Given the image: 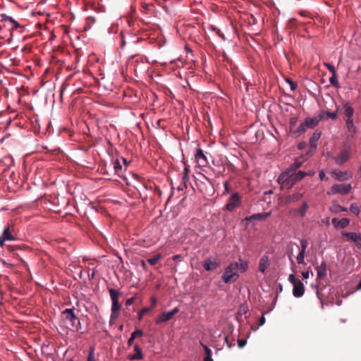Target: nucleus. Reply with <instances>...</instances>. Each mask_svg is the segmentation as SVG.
<instances>
[{"label": "nucleus", "mask_w": 361, "mask_h": 361, "mask_svg": "<svg viewBox=\"0 0 361 361\" xmlns=\"http://www.w3.org/2000/svg\"><path fill=\"white\" fill-rule=\"evenodd\" d=\"M350 209L353 214H358L360 213L359 207L356 204H352Z\"/></svg>", "instance_id": "e433bc0d"}, {"label": "nucleus", "mask_w": 361, "mask_h": 361, "mask_svg": "<svg viewBox=\"0 0 361 361\" xmlns=\"http://www.w3.org/2000/svg\"><path fill=\"white\" fill-rule=\"evenodd\" d=\"M2 240H15L16 239V232L13 226H6L1 235Z\"/></svg>", "instance_id": "0eeeda50"}, {"label": "nucleus", "mask_w": 361, "mask_h": 361, "mask_svg": "<svg viewBox=\"0 0 361 361\" xmlns=\"http://www.w3.org/2000/svg\"><path fill=\"white\" fill-rule=\"evenodd\" d=\"M321 136V133L315 131L310 139V148L312 150H315L317 148V142L319 140Z\"/></svg>", "instance_id": "a211bd4d"}, {"label": "nucleus", "mask_w": 361, "mask_h": 361, "mask_svg": "<svg viewBox=\"0 0 361 361\" xmlns=\"http://www.w3.org/2000/svg\"><path fill=\"white\" fill-rule=\"evenodd\" d=\"M179 310L178 307L173 308L172 310L168 312L161 313L156 319V324H159L163 322H168L170 320L175 314L178 312Z\"/></svg>", "instance_id": "6e6552de"}, {"label": "nucleus", "mask_w": 361, "mask_h": 361, "mask_svg": "<svg viewBox=\"0 0 361 361\" xmlns=\"http://www.w3.org/2000/svg\"><path fill=\"white\" fill-rule=\"evenodd\" d=\"M317 119H319V121L323 119H326V111H322L319 114L316 116Z\"/></svg>", "instance_id": "49530a36"}, {"label": "nucleus", "mask_w": 361, "mask_h": 361, "mask_svg": "<svg viewBox=\"0 0 361 361\" xmlns=\"http://www.w3.org/2000/svg\"><path fill=\"white\" fill-rule=\"evenodd\" d=\"M150 310H152V307H145V308H143L140 311V312L139 314V317H138L139 320H141V319L142 318L143 315L145 314L146 313H147Z\"/></svg>", "instance_id": "4c0bfd02"}, {"label": "nucleus", "mask_w": 361, "mask_h": 361, "mask_svg": "<svg viewBox=\"0 0 361 361\" xmlns=\"http://www.w3.org/2000/svg\"><path fill=\"white\" fill-rule=\"evenodd\" d=\"M142 335H143V331L142 330H141V329H136L135 331H134L131 334V336H130V337L129 338V339L128 341V345H131L133 344V341L135 339V338L142 336Z\"/></svg>", "instance_id": "412c9836"}, {"label": "nucleus", "mask_w": 361, "mask_h": 361, "mask_svg": "<svg viewBox=\"0 0 361 361\" xmlns=\"http://www.w3.org/2000/svg\"><path fill=\"white\" fill-rule=\"evenodd\" d=\"M329 82L332 86H334L335 87H339V83L337 80L336 73L331 75V77L329 78Z\"/></svg>", "instance_id": "2f4dec72"}, {"label": "nucleus", "mask_w": 361, "mask_h": 361, "mask_svg": "<svg viewBox=\"0 0 361 361\" xmlns=\"http://www.w3.org/2000/svg\"><path fill=\"white\" fill-rule=\"evenodd\" d=\"M247 307H245V306H242L240 307V310H239V314H245L246 312H247Z\"/></svg>", "instance_id": "3c124183"}, {"label": "nucleus", "mask_w": 361, "mask_h": 361, "mask_svg": "<svg viewBox=\"0 0 361 361\" xmlns=\"http://www.w3.org/2000/svg\"><path fill=\"white\" fill-rule=\"evenodd\" d=\"M302 275L303 276L304 279H308L309 278V272L308 271H303L302 273Z\"/></svg>", "instance_id": "680f3d73"}, {"label": "nucleus", "mask_w": 361, "mask_h": 361, "mask_svg": "<svg viewBox=\"0 0 361 361\" xmlns=\"http://www.w3.org/2000/svg\"><path fill=\"white\" fill-rule=\"evenodd\" d=\"M319 175V178H320L321 180H324L325 179L326 176H325V173H324V171H320Z\"/></svg>", "instance_id": "13d9d810"}, {"label": "nucleus", "mask_w": 361, "mask_h": 361, "mask_svg": "<svg viewBox=\"0 0 361 361\" xmlns=\"http://www.w3.org/2000/svg\"><path fill=\"white\" fill-rule=\"evenodd\" d=\"M343 109L345 118H353L354 109L348 103L343 105Z\"/></svg>", "instance_id": "aec40b11"}, {"label": "nucleus", "mask_w": 361, "mask_h": 361, "mask_svg": "<svg viewBox=\"0 0 361 361\" xmlns=\"http://www.w3.org/2000/svg\"><path fill=\"white\" fill-rule=\"evenodd\" d=\"M61 317L65 322L71 327L75 328L77 331L81 329L80 320L74 314V309H66L61 312Z\"/></svg>", "instance_id": "f257e3e1"}, {"label": "nucleus", "mask_w": 361, "mask_h": 361, "mask_svg": "<svg viewBox=\"0 0 361 361\" xmlns=\"http://www.w3.org/2000/svg\"><path fill=\"white\" fill-rule=\"evenodd\" d=\"M114 169L115 171V173L118 176H120V174L121 173V171H122V166H121V162H120V161L118 159H116L114 161Z\"/></svg>", "instance_id": "c756f323"}, {"label": "nucleus", "mask_w": 361, "mask_h": 361, "mask_svg": "<svg viewBox=\"0 0 361 361\" xmlns=\"http://www.w3.org/2000/svg\"><path fill=\"white\" fill-rule=\"evenodd\" d=\"M18 248V246H12V245H8V250L11 252H13L16 250H17Z\"/></svg>", "instance_id": "864d4df0"}, {"label": "nucleus", "mask_w": 361, "mask_h": 361, "mask_svg": "<svg viewBox=\"0 0 361 361\" xmlns=\"http://www.w3.org/2000/svg\"><path fill=\"white\" fill-rule=\"evenodd\" d=\"M135 354L130 355L129 359L131 360H142L144 357L142 350L140 346L136 344L134 345Z\"/></svg>", "instance_id": "f3484780"}, {"label": "nucleus", "mask_w": 361, "mask_h": 361, "mask_svg": "<svg viewBox=\"0 0 361 361\" xmlns=\"http://www.w3.org/2000/svg\"><path fill=\"white\" fill-rule=\"evenodd\" d=\"M305 255V253L299 252L297 256V262L298 264H304Z\"/></svg>", "instance_id": "ea45409f"}, {"label": "nucleus", "mask_w": 361, "mask_h": 361, "mask_svg": "<svg viewBox=\"0 0 361 361\" xmlns=\"http://www.w3.org/2000/svg\"><path fill=\"white\" fill-rule=\"evenodd\" d=\"M240 203V197L238 193H233L228 199V203L226 205L227 210L232 212L236 207H239Z\"/></svg>", "instance_id": "423d86ee"}, {"label": "nucleus", "mask_w": 361, "mask_h": 361, "mask_svg": "<svg viewBox=\"0 0 361 361\" xmlns=\"http://www.w3.org/2000/svg\"><path fill=\"white\" fill-rule=\"evenodd\" d=\"M246 343L247 341L245 339H240L238 341V345L240 348H243Z\"/></svg>", "instance_id": "de8ad7c7"}, {"label": "nucleus", "mask_w": 361, "mask_h": 361, "mask_svg": "<svg viewBox=\"0 0 361 361\" xmlns=\"http://www.w3.org/2000/svg\"><path fill=\"white\" fill-rule=\"evenodd\" d=\"M343 235L347 237L348 239L351 240L354 243H357L358 242H361V234H357L353 232H342Z\"/></svg>", "instance_id": "dca6fc26"}, {"label": "nucleus", "mask_w": 361, "mask_h": 361, "mask_svg": "<svg viewBox=\"0 0 361 361\" xmlns=\"http://www.w3.org/2000/svg\"><path fill=\"white\" fill-rule=\"evenodd\" d=\"M135 301V298L134 297H132L130 298H128L126 301V306H130Z\"/></svg>", "instance_id": "09e8293b"}, {"label": "nucleus", "mask_w": 361, "mask_h": 361, "mask_svg": "<svg viewBox=\"0 0 361 361\" xmlns=\"http://www.w3.org/2000/svg\"><path fill=\"white\" fill-rule=\"evenodd\" d=\"M345 124L348 128V130L351 133H355V126L354 125V122L353 118H345Z\"/></svg>", "instance_id": "bb28decb"}, {"label": "nucleus", "mask_w": 361, "mask_h": 361, "mask_svg": "<svg viewBox=\"0 0 361 361\" xmlns=\"http://www.w3.org/2000/svg\"><path fill=\"white\" fill-rule=\"evenodd\" d=\"M293 286V294L296 298H300L305 293V286L302 282L299 280Z\"/></svg>", "instance_id": "9b49d317"}, {"label": "nucleus", "mask_w": 361, "mask_h": 361, "mask_svg": "<svg viewBox=\"0 0 361 361\" xmlns=\"http://www.w3.org/2000/svg\"><path fill=\"white\" fill-rule=\"evenodd\" d=\"M308 245V241L305 239L300 240L301 250L300 252L305 253L306 248Z\"/></svg>", "instance_id": "72a5a7b5"}, {"label": "nucleus", "mask_w": 361, "mask_h": 361, "mask_svg": "<svg viewBox=\"0 0 361 361\" xmlns=\"http://www.w3.org/2000/svg\"><path fill=\"white\" fill-rule=\"evenodd\" d=\"M289 173L290 171L286 170L278 178V183L283 188L290 189V186H289Z\"/></svg>", "instance_id": "9d476101"}, {"label": "nucleus", "mask_w": 361, "mask_h": 361, "mask_svg": "<svg viewBox=\"0 0 361 361\" xmlns=\"http://www.w3.org/2000/svg\"><path fill=\"white\" fill-rule=\"evenodd\" d=\"M302 164V161L300 159H297L295 161L286 169L290 172H295L298 169Z\"/></svg>", "instance_id": "4be33fe9"}, {"label": "nucleus", "mask_w": 361, "mask_h": 361, "mask_svg": "<svg viewBox=\"0 0 361 361\" xmlns=\"http://www.w3.org/2000/svg\"><path fill=\"white\" fill-rule=\"evenodd\" d=\"M238 264H231L227 267L221 276L223 281L228 283L235 281L238 278Z\"/></svg>", "instance_id": "7ed1b4c3"}, {"label": "nucleus", "mask_w": 361, "mask_h": 361, "mask_svg": "<svg viewBox=\"0 0 361 361\" xmlns=\"http://www.w3.org/2000/svg\"><path fill=\"white\" fill-rule=\"evenodd\" d=\"M265 323V317L262 315L259 321V326H262Z\"/></svg>", "instance_id": "5fc2aeb1"}, {"label": "nucleus", "mask_w": 361, "mask_h": 361, "mask_svg": "<svg viewBox=\"0 0 361 361\" xmlns=\"http://www.w3.org/2000/svg\"><path fill=\"white\" fill-rule=\"evenodd\" d=\"M153 6H154V4L152 3H143L142 4V8L147 11H150Z\"/></svg>", "instance_id": "79ce46f5"}, {"label": "nucleus", "mask_w": 361, "mask_h": 361, "mask_svg": "<svg viewBox=\"0 0 361 361\" xmlns=\"http://www.w3.org/2000/svg\"><path fill=\"white\" fill-rule=\"evenodd\" d=\"M304 196L303 192H297L288 197V202H298Z\"/></svg>", "instance_id": "a878e982"}, {"label": "nucleus", "mask_w": 361, "mask_h": 361, "mask_svg": "<svg viewBox=\"0 0 361 361\" xmlns=\"http://www.w3.org/2000/svg\"><path fill=\"white\" fill-rule=\"evenodd\" d=\"M109 292L112 300L111 319H116L118 317L119 312L121 308V305L118 302V297L121 295V292L114 288H110Z\"/></svg>", "instance_id": "f03ea898"}, {"label": "nucleus", "mask_w": 361, "mask_h": 361, "mask_svg": "<svg viewBox=\"0 0 361 361\" xmlns=\"http://www.w3.org/2000/svg\"><path fill=\"white\" fill-rule=\"evenodd\" d=\"M6 241V240H2V236H0V246L2 247L4 245V242Z\"/></svg>", "instance_id": "0e129e2a"}, {"label": "nucleus", "mask_w": 361, "mask_h": 361, "mask_svg": "<svg viewBox=\"0 0 361 361\" xmlns=\"http://www.w3.org/2000/svg\"><path fill=\"white\" fill-rule=\"evenodd\" d=\"M286 82L289 83L290 87V90H291L292 91H294V90H296V88H297V84H296L295 82H293L291 79H290V78H287V79H286Z\"/></svg>", "instance_id": "a19ab883"}, {"label": "nucleus", "mask_w": 361, "mask_h": 361, "mask_svg": "<svg viewBox=\"0 0 361 361\" xmlns=\"http://www.w3.org/2000/svg\"><path fill=\"white\" fill-rule=\"evenodd\" d=\"M351 189L352 187L350 184H334L327 192V194L329 195H335L337 193L346 195L350 192Z\"/></svg>", "instance_id": "39448f33"}, {"label": "nucleus", "mask_w": 361, "mask_h": 361, "mask_svg": "<svg viewBox=\"0 0 361 361\" xmlns=\"http://www.w3.org/2000/svg\"><path fill=\"white\" fill-rule=\"evenodd\" d=\"M338 221H339V220H338L336 218H334L332 219V224L335 226H339V225H338Z\"/></svg>", "instance_id": "052dcab7"}, {"label": "nucleus", "mask_w": 361, "mask_h": 361, "mask_svg": "<svg viewBox=\"0 0 361 361\" xmlns=\"http://www.w3.org/2000/svg\"><path fill=\"white\" fill-rule=\"evenodd\" d=\"M314 175V172L313 171H310L309 172H305V176H312Z\"/></svg>", "instance_id": "e2e57ef3"}, {"label": "nucleus", "mask_w": 361, "mask_h": 361, "mask_svg": "<svg viewBox=\"0 0 361 361\" xmlns=\"http://www.w3.org/2000/svg\"><path fill=\"white\" fill-rule=\"evenodd\" d=\"M308 208L309 206L307 203L306 202H303L300 207L296 210V212L300 217H304L306 214Z\"/></svg>", "instance_id": "5701e85b"}, {"label": "nucleus", "mask_w": 361, "mask_h": 361, "mask_svg": "<svg viewBox=\"0 0 361 361\" xmlns=\"http://www.w3.org/2000/svg\"><path fill=\"white\" fill-rule=\"evenodd\" d=\"M201 345L202 346V348H204V351H205V357H212V350L204 344L202 343H201Z\"/></svg>", "instance_id": "58836bf2"}, {"label": "nucleus", "mask_w": 361, "mask_h": 361, "mask_svg": "<svg viewBox=\"0 0 361 361\" xmlns=\"http://www.w3.org/2000/svg\"><path fill=\"white\" fill-rule=\"evenodd\" d=\"M219 266V264L215 262L212 261L211 259H207L203 264V267L207 271H212L217 268Z\"/></svg>", "instance_id": "6ab92c4d"}, {"label": "nucleus", "mask_w": 361, "mask_h": 361, "mask_svg": "<svg viewBox=\"0 0 361 361\" xmlns=\"http://www.w3.org/2000/svg\"><path fill=\"white\" fill-rule=\"evenodd\" d=\"M297 25V20L295 18H290L288 22V27L290 29H294Z\"/></svg>", "instance_id": "f704fd0d"}, {"label": "nucleus", "mask_w": 361, "mask_h": 361, "mask_svg": "<svg viewBox=\"0 0 361 361\" xmlns=\"http://www.w3.org/2000/svg\"><path fill=\"white\" fill-rule=\"evenodd\" d=\"M336 118H337V113L336 112H328V111H326V119L327 118H331V119L334 120Z\"/></svg>", "instance_id": "37998d69"}, {"label": "nucleus", "mask_w": 361, "mask_h": 361, "mask_svg": "<svg viewBox=\"0 0 361 361\" xmlns=\"http://www.w3.org/2000/svg\"><path fill=\"white\" fill-rule=\"evenodd\" d=\"M319 119L314 118H307L303 123H302L298 128L294 131V134H301L305 133L308 128H313L318 125Z\"/></svg>", "instance_id": "20e7f679"}, {"label": "nucleus", "mask_w": 361, "mask_h": 361, "mask_svg": "<svg viewBox=\"0 0 361 361\" xmlns=\"http://www.w3.org/2000/svg\"><path fill=\"white\" fill-rule=\"evenodd\" d=\"M216 33H217V35H218L219 37H221L223 39H225V36H224V35L221 32V30H217Z\"/></svg>", "instance_id": "bf43d9fd"}, {"label": "nucleus", "mask_w": 361, "mask_h": 361, "mask_svg": "<svg viewBox=\"0 0 361 361\" xmlns=\"http://www.w3.org/2000/svg\"><path fill=\"white\" fill-rule=\"evenodd\" d=\"M189 180L188 174L183 173V181L185 183L186 181Z\"/></svg>", "instance_id": "4d7b16f0"}, {"label": "nucleus", "mask_w": 361, "mask_h": 361, "mask_svg": "<svg viewBox=\"0 0 361 361\" xmlns=\"http://www.w3.org/2000/svg\"><path fill=\"white\" fill-rule=\"evenodd\" d=\"M161 258H162V255L157 254L155 256H154L153 257L148 259L147 262L151 265H155L159 262V260L161 259Z\"/></svg>", "instance_id": "7c9ffc66"}, {"label": "nucleus", "mask_w": 361, "mask_h": 361, "mask_svg": "<svg viewBox=\"0 0 361 361\" xmlns=\"http://www.w3.org/2000/svg\"><path fill=\"white\" fill-rule=\"evenodd\" d=\"M195 157L199 166H204L208 163L207 157L201 149H197Z\"/></svg>", "instance_id": "f8f14e48"}, {"label": "nucleus", "mask_w": 361, "mask_h": 361, "mask_svg": "<svg viewBox=\"0 0 361 361\" xmlns=\"http://www.w3.org/2000/svg\"><path fill=\"white\" fill-rule=\"evenodd\" d=\"M234 264H238V270H240L241 272H245L247 269V262L240 259Z\"/></svg>", "instance_id": "c85d7f7f"}, {"label": "nucleus", "mask_w": 361, "mask_h": 361, "mask_svg": "<svg viewBox=\"0 0 361 361\" xmlns=\"http://www.w3.org/2000/svg\"><path fill=\"white\" fill-rule=\"evenodd\" d=\"M141 265H142V267L145 269H146V268H147V264H146V262H145V261L142 260V261H141Z\"/></svg>", "instance_id": "69168bd1"}, {"label": "nucleus", "mask_w": 361, "mask_h": 361, "mask_svg": "<svg viewBox=\"0 0 361 361\" xmlns=\"http://www.w3.org/2000/svg\"><path fill=\"white\" fill-rule=\"evenodd\" d=\"M338 207L339 208L340 211H343V212L347 211V209L345 207H342V206L338 205Z\"/></svg>", "instance_id": "774afa93"}, {"label": "nucleus", "mask_w": 361, "mask_h": 361, "mask_svg": "<svg viewBox=\"0 0 361 361\" xmlns=\"http://www.w3.org/2000/svg\"><path fill=\"white\" fill-rule=\"evenodd\" d=\"M87 361H95V357H94V353L93 349H92L90 351Z\"/></svg>", "instance_id": "c03bdc74"}, {"label": "nucleus", "mask_w": 361, "mask_h": 361, "mask_svg": "<svg viewBox=\"0 0 361 361\" xmlns=\"http://www.w3.org/2000/svg\"><path fill=\"white\" fill-rule=\"evenodd\" d=\"M204 361H214L212 357H204Z\"/></svg>", "instance_id": "338daca9"}, {"label": "nucleus", "mask_w": 361, "mask_h": 361, "mask_svg": "<svg viewBox=\"0 0 361 361\" xmlns=\"http://www.w3.org/2000/svg\"><path fill=\"white\" fill-rule=\"evenodd\" d=\"M269 215V213H265L264 214H253L252 216H247L245 219V220L247 221H250L252 219L262 220L264 218L267 217Z\"/></svg>", "instance_id": "b1692460"}, {"label": "nucleus", "mask_w": 361, "mask_h": 361, "mask_svg": "<svg viewBox=\"0 0 361 361\" xmlns=\"http://www.w3.org/2000/svg\"><path fill=\"white\" fill-rule=\"evenodd\" d=\"M334 174L336 177V178L339 181H343L348 179V176L347 172H342V171H335L334 172Z\"/></svg>", "instance_id": "393cba45"}, {"label": "nucleus", "mask_w": 361, "mask_h": 361, "mask_svg": "<svg viewBox=\"0 0 361 361\" xmlns=\"http://www.w3.org/2000/svg\"><path fill=\"white\" fill-rule=\"evenodd\" d=\"M296 122H297V118H290V128H292L293 126H295V125L296 124Z\"/></svg>", "instance_id": "8fccbe9b"}, {"label": "nucleus", "mask_w": 361, "mask_h": 361, "mask_svg": "<svg viewBox=\"0 0 361 361\" xmlns=\"http://www.w3.org/2000/svg\"><path fill=\"white\" fill-rule=\"evenodd\" d=\"M156 303H157V300L155 298H152V305L150 307H152V310L155 307L156 305Z\"/></svg>", "instance_id": "6e6d98bb"}, {"label": "nucleus", "mask_w": 361, "mask_h": 361, "mask_svg": "<svg viewBox=\"0 0 361 361\" xmlns=\"http://www.w3.org/2000/svg\"><path fill=\"white\" fill-rule=\"evenodd\" d=\"M288 281L293 285L299 280L297 279L293 274H291L288 276Z\"/></svg>", "instance_id": "a18cd8bd"}, {"label": "nucleus", "mask_w": 361, "mask_h": 361, "mask_svg": "<svg viewBox=\"0 0 361 361\" xmlns=\"http://www.w3.org/2000/svg\"><path fill=\"white\" fill-rule=\"evenodd\" d=\"M349 159V152L348 150H343L340 154L335 158V161L337 164L342 165Z\"/></svg>", "instance_id": "ddd939ff"}, {"label": "nucleus", "mask_w": 361, "mask_h": 361, "mask_svg": "<svg viewBox=\"0 0 361 361\" xmlns=\"http://www.w3.org/2000/svg\"><path fill=\"white\" fill-rule=\"evenodd\" d=\"M324 66L328 68V70L331 73L332 75L336 73V69L333 65L330 64L329 63L325 62L324 63Z\"/></svg>", "instance_id": "c9c22d12"}, {"label": "nucleus", "mask_w": 361, "mask_h": 361, "mask_svg": "<svg viewBox=\"0 0 361 361\" xmlns=\"http://www.w3.org/2000/svg\"><path fill=\"white\" fill-rule=\"evenodd\" d=\"M305 177V172L299 171L298 172L289 173V186L290 188L299 180Z\"/></svg>", "instance_id": "1a4fd4ad"}, {"label": "nucleus", "mask_w": 361, "mask_h": 361, "mask_svg": "<svg viewBox=\"0 0 361 361\" xmlns=\"http://www.w3.org/2000/svg\"><path fill=\"white\" fill-rule=\"evenodd\" d=\"M224 189H225V192L226 193H229L230 192V188H229V185H228V182H225L224 184Z\"/></svg>", "instance_id": "603ef678"}, {"label": "nucleus", "mask_w": 361, "mask_h": 361, "mask_svg": "<svg viewBox=\"0 0 361 361\" xmlns=\"http://www.w3.org/2000/svg\"><path fill=\"white\" fill-rule=\"evenodd\" d=\"M269 264H270V263H269L268 256H267V255L263 256L260 259L259 263V271H261L262 273H264L265 270L268 268Z\"/></svg>", "instance_id": "2eb2a0df"}, {"label": "nucleus", "mask_w": 361, "mask_h": 361, "mask_svg": "<svg viewBox=\"0 0 361 361\" xmlns=\"http://www.w3.org/2000/svg\"><path fill=\"white\" fill-rule=\"evenodd\" d=\"M2 18H3L4 20L9 21L10 23H11L13 25V28L17 29L20 27V24L16 20H14L12 17L4 14V15H2Z\"/></svg>", "instance_id": "cd10ccee"}, {"label": "nucleus", "mask_w": 361, "mask_h": 361, "mask_svg": "<svg viewBox=\"0 0 361 361\" xmlns=\"http://www.w3.org/2000/svg\"><path fill=\"white\" fill-rule=\"evenodd\" d=\"M315 269L317 271L318 279H323L326 276V264L324 261L319 266H317Z\"/></svg>", "instance_id": "4468645a"}, {"label": "nucleus", "mask_w": 361, "mask_h": 361, "mask_svg": "<svg viewBox=\"0 0 361 361\" xmlns=\"http://www.w3.org/2000/svg\"><path fill=\"white\" fill-rule=\"evenodd\" d=\"M350 223V220L347 218H343L338 221V225L342 228H345Z\"/></svg>", "instance_id": "473e14b6"}]
</instances>
